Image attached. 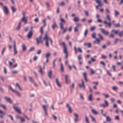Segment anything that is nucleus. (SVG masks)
<instances>
[{"instance_id":"27","label":"nucleus","mask_w":123,"mask_h":123,"mask_svg":"<svg viewBox=\"0 0 123 123\" xmlns=\"http://www.w3.org/2000/svg\"><path fill=\"white\" fill-rule=\"evenodd\" d=\"M48 106V105L46 106L44 105H42L44 111H47V108Z\"/></svg>"},{"instance_id":"8","label":"nucleus","mask_w":123,"mask_h":123,"mask_svg":"<svg viewBox=\"0 0 123 123\" xmlns=\"http://www.w3.org/2000/svg\"><path fill=\"white\" fill-rule=\"evenodd\" d=\"M42 38V36L41 35L38 38H37L36 39L37 43V45H38L39 44V43L40 42L43 43L42 41L41 40Z\"/></svg>"},{"instance_id":"55","label":"nucleus","mask_w":123,"mask_h":123,"mask_svg":"<svg viewBox=\"0 0 123 123\" xmlns=\"http://www.w3.org/2000/svg\"><path fill=\"white\" fill-rule=\"evenodd\" d=\"M87 32H88V30L86 29L85 30V32H84V35L85 36H86L87 35Z\"/></svg>"},{"instance_id":"14","label":"nucleus","mask_w":123,"mask_h":123,"mask_svg":"<svg viewBox=\"0 0 123 123\" xmlns=\"http://www.w3.org/2000/svg\"><path fill=\"white\" fill-rule=\"evenodd\" d=\"M65 77V82L66 84H68V82H70V81L69 80H68V75H65L64 76Z\"/></svg>"},{"instance_id":"34","label":"nucleus","mask_w":123,"mask_h":123,"mask_svg":"<svg viewBox=\"0 0 123 123\" xmlns=\"http://www.w3.org/2000/svg\"><path fill=\"white\" fill-rule=\"evenodd\" d=\"M114 12L115 15L116 17L119 14V12L116 10L114 11Z\"/></svg>"},{"instance_id":"45","label":"nucleus","mask_w":123,"mask_h":123,"mask_svg":"<svg viewBox=\"0 0 123 123\" xmlns=\"http://www.w3.org/2000/svg\"><path fill=\"white\" fill-rule=\"evenodd\" d=\"M76 27L78 28L81 25V24L80 23L76 24Z\"/></svg>"},{"instance_id":"13","label":"nucleus","mask_w":123,"mask_h":123,"mask_svg":"<svg viewBox=\"0 0 123 123\" xmlns=\"http://www.w3.org/2000/svg\"><path fill=\"white\" fill-rule=\"evenodd\" d=\"M4 98L8 102L10 103L11 104L12 103V101L10 98L8 97H5Z\"/></svg>"},{"instance_id":"20","label":"nucleus","mask_w":123,"mask_h":123,"mask_svg":"<svg viewBox=\"0 0 123 123\" xmlns=\"http://www.w3.org/2000/svg\"><path fill=\"white\" fill-rule=\"evenodd\" d=\"M56 83L57 85V86L59 87H61V86L59 82L58 79L57 78H56L55 80Z\"/></svg>"},{"instance_id":"15","label":"nucleus","mask_w":123,"mask_h":123,"mask_svg":"<svg viewBox=\"0 0 123 123\" xmlns=\"http://www.w3.org/2000/svg\"><path fill=\"white\" fill-rule=\"evenodd\" d=\"M93 43L94 44H100V41L98 38H97L95 40L93 41Z\"/></svg>"},{"instance_id":"11","label":"nucleus","mask_w":123,"mask_h":123,"mask_svg":"<svg viewBox=\"0 0 123 123\" xmlns=\"http://www.w3.org/2000/svg\"><path fill=\"white\" fill-rule=\"evenodd\" d=\"M3 10L4 12L6 14L9 13V11L7 7L6 6H3Z\"/></svg>"},{"instance_id":"24","label":"nucleus","mask_w":123,"mask_h":123,"mask_svg":"<svg viewBox=\"0 0 123 123\" xmlns=\"http://www.w3.org/2000/svg\"><path fill=\"white\" fill-rule=\"evenodd\" d=\"M84 45L85 46H87L88 47L90 48L91 46V45L90 43H85L84 44Z\"/></svg>"},{"instance_id":"59","label":"nucleus","mask_w":123,"mask_h":123,"mask_svg":"<svg viewBox=\"0 0 123 123\" xmlns=\"http://www.w3.org/2000/svg\"><path fill=\"white\" fill-rule=\"evenodd\" d=\"M78 31V28L76 27L74 28V32H77Z\"/></svg>"},{"instance_id":"12","label":"nucleus","mask_w":123,"mask_h":123,"mask_svg":"<svg viewBox=\"0 0 123 123\" xmlns=\"http://www.w3.org/2000/svg\"><path fill=\"white\" fill-rule=\"evenodd\" d=\"M95 0L96 1V3L98 4V5L99 6H101L103 5V3L100 0Z\"/></svg>"},{"instance_id":"57","label":"nucleus","mask_w":123,"mask_h":123,"mask_svg":"<svg viewBox=\"0 0 123 123\" xmlns=\"http://www.w3.org/2000/svg\"><path fill=\"white\" fill-rule=\"evenodd\" d=\"M5 50V47L3 49V50L2 51V53H1V54L2 55H3L4 53V52Z\"/></svg>"},{"instance_id":"42","label":"nucleus","mask_w":123,"mask_h":123,"mask_svg":"<svg viewBox=\"0 0 123 123\" xmlns=\"http://www.w3.org/2000/svg\"><path fill=\"white\" fill-rule=\"evenodd\" d=\"M44 27H43V26H42L41 27L40 29V32L42 34L43 33V28Z\"/></svg>"},{"instance_id":"36","label":"nucleus","mask_w":123,"mask_h":123,"mask_svg":"<svg viewBox=\"0 0 123 123\" xmlns=\"http://www.w3.org/2000/svg\"><path fill=\"white\" fill-rule=\"evenodd\" d=\"M46 19H44L43 21V22L44 24L43 25V27H45L46 25Z\"/></svg>"},{"instance_id":"18","label":"nucleus","mask_w":123,"mask_h":123,"mask_svg":"<svg viewBox=\"0 0 123 123\" xmlns=\"http://www.w3.org/2000/svg\"><path fill=\"white\" fill-rule=\"evenodd\" d=\"M27 18L26 17H23L21 20V21H23L26 24L27 23Z\"/></svg>"},{"instance_id":"19","label":"nucleus","mask_w":123,"mask_h":123,"mask_svg":"<svg viewBox=\"0 0 123 123\" xmlns=\"http://www.w3.org/2000/svg\"><path fill=\"white\" fill-rule=\"evenodd\" d=\"M66 107H68V109L70 113L72 112V110L71 107L69 106V104H66Z\"/></svg>"},{"instance_id":"31","label":"nucleus","mask_w":123,"mask_h":123,"mask_svg":"<svg viewBox=\"0 0 123 123\" xmlns=\"http://www.w3.org/2000/svg\"><path fill=\"white\" fill-rule=\"evenodd\" d=\"M114 26L116 27H120V25L119 23H118L117 24H113Z\"/></svg>"},{"instance_id":"49","label":"nucleus","mask_w":123,"mask_h":123,"mask_svg":"<svg viewBox=\"0 0 123 123\" xmlns=\"http://www.w3.org/2000/svg\"><path fill=\"white\" fill-rule=\"evenodd\" d=\"M90 70L91 71L90 73L91 74H94L95 72L92 69H91Z\"/></svg>"},{"instance_id":"2","label":"nucleus","mask_w":123,"mask_h":123,"mask_svg":"<svg viewBox=\"0 0 123 123\" xmlns=\"http://www.w3.org/2000/svg\"><path fill=\"white\" fill-rule=\"evenodd\" d=\"M43 40L45 41V43L46 46L48 47L49 46V41H50L51 45H53V41L51 38H49L47 34L46 33L45 34L44 37L43 38Z\"/></svg>"},{"instance_id":"10","label":"nucleus","mask_w":123,"mask_h":123,"mask_svg":"<svg viewBox=\"0 0 123 123\" xmlns=\"http://www.w3.org/2000/svg\"><path fill=\"white\" fill-rule=\"evenodd\" d=\"M101 30V32L104 35L107 36L108 35L109 33V32L108 31H106L103 28L100 29Z\"/></svg>"},{"instance_id":"56","label":"nucleus","mask_w":123,"mask_h":123,"mask_svg":"<svg viewBox=\"0 0 123 123\" xmlns=\"http://www.w3.org/2000/svg\"><path fill=\"white\" fill-rule=\"evenodd\" d=\"M58 5H60L61 6H64L65 5V3L63 2H62L61 3H59Z\"/></svg>"},{"instance_id":"22","label":"nucleus","mask_w":123,"mask_h":123,"mask_svg":"<svg viewBox=\"0 0 123 123\" xmlns=\"http://www.w3.org/2000/svg\"><path fill=\"white\" fill-rule=\"evenodd\" d=\"M83 75L84 76V78L86 81L87 82L88 81V80L86 78V72H84L83 74Z\"/></svg>"},{"instance_id":"64","label":"nucleus","mask_w":123,"mask_h":123,"mask_svg":"<svg viewBox=\"0 0 123 123\" xmlns=\"http://www.w3.org/2000/svg\"><path fill=\"white\" fill-rule=\"evenodd\" d=\"M109 37L113 38L114 37V35L112 33H111L110 35L109 36Z\"/></svg>"},{"instance_id":"54","label":"nucleus","mask_w":123,"mask_h":123,"mask_svg":"<svg viewBox=\"0 0 123 123\" xmlns=\"http://www.w3.org/2000/svg\"><path fill=\"white\" fill-rule=\"evenodd\" d=\"M103 95L105 96V98H108L109 97V96L108 94H103Z\"/></svg>"},{"instance_id":"3","label":"nucleus","mask_w":123,"mask_h":123,"mask_svg":"<svg viewBox=\"0 0 123 123\" xmlns=\"http://www.w3.org/2000/svg\"><path fill=\"white\" fill-rule=\"evenodd\" d=\"M60 21L61 22L60 24V28L61 30H63L62 33L64 34L66 31L67 30V29L66 28L63 29V23H65V22L64 19L62 18H60Z\"/></svg>"},{"instance_id":"35","label":"nucleus","mask_w":123,"mask_h":123,"mask_svg":"<svg viewBox=\"0 0 123 123\" xmlns=\"http://www.w3.org/2000/svg\"><path fill=\"white\" fill-rule=\"evenodd\" d=\"M11 9L13 12H15L16 10L15 8L13 6H12L11 7Z\"/></svg>"},{"instance_id":"43","label":"nucleus","mask_w":123,"mask_h":123,"mask_svg":"<svg viewBox=\"0 0 123 123\" xmlns=\"http://www.w3.org/2000/svg\"><path fill=\"white\" fill-rule=\"evenodd\" d=\"M112 89L113 90L116 91L117 90V88L116 86H114L112 87Z\"/></svg>"},{"instance_id":"23","label":"nucleus","mask_w":123,"mask_h":123,"mask_svg":"<svg viewBox=\"0 0 123 123\" xmlns=\"http://www.w3.org/2000/svg\"><path fill=\"white\" fill-rule=\"evenodd\" d=\"M73 20L75 22H77L79 20V19L78 17H74L73 19Z\"/></svg>"},{"instance_id":"6","label":"nucleus","mask_w":123,"mask_h":123,"mask_svg":"<svg viewBox=\"0 0 123 123\" xmlns=\"http://www.w3.org/2000/svg\"><path fill=\"white\" fill-rule=\"evenodd\" d=\"M33 32L32 30H30L27 35V37L28 39H31L33 35Z\"/></svg>"},{"instance_id":"48","label":"nucleus","mask_w":123,"mask_h":123,"mask_svg":"<svg viewBox=\"0 0 123 123\" xmlns=\"http://www.w3.org/2000/svg\"><path fill=\"white\" fill-rule=\"evenodd\" d=\"M9 89L11 90L12 92H13L15 91V90H14L10 86H9Z\"/></svg>"},{"instance_id":"58","label":"nucleus","mask_w":123,"mask_h":123,"mask_svg":"<svg viewBox=\"0 0 123 123\" xmlns=\"http://www.w3.org/2000/svg\"><path fill=\"white\" fill-rule=\"evenodd\" d=\"M100 64L102 65L103 66H105V64L104 62L103 61H101L100 62Z\"/></svg>"},{"instance_id":"38","label":"nucleus","mask_w":123,"mask_h":123,"mask_svg":"<svg viewBox=\"0 0 123 123\" xmlns=\"http://www.w3.org/2000/svg\"><path fill=\"white\" fill-rule=\"evenodd\" d=\"M60 69L61 71L63 72L64 71V68L63 66V65L62 64V63H61V67H60Z\"/></svg>"},{"instance_id":"60","label":"nucleus","mask_w":123,"mask_h":123,"mask_svg":"<svg viewBox=\"0 0 123 123\" xmlns=\"http://www.w3.org/2000/svg\"><path fill=\"white\" fill-rule=\"evenodd\" d=\"M74 83H73L72 84V85L70 86V87L71 89H72L74 87Z\"/></svg>"},{"instance_id":"33","label":"nucleus","mask_w":123,"mask_h":123,"mask_svg":"<svg viewBox=\"0 0 123 123\" xmlns=\"http://www.w3.org/2000/svg\"><path fill=\"white\" fill-rule=\"evenodd\" d=\"M0 107H2L4 109H6V106L5 105H3L2 104H0Z\"/></svg>"},{"instance_id":"17","label":"nucleus","mask_w":123,"mask_h":123,"mask_svg":"<svg viewBox=\"0 0 123 123\" xmlns=\"http://www.w3.org/2000/svg\"><path fill=\"white\" fill-rule=\"evenodd\" d=\"M74 115L75 117V122L77 121L78 119V115L76 113H74Z\"/></svg>"},{"instance_id":"32","label":"nucleus","mask_w":123,"mask_h":123,"mask_svg":"<svg viewBox=\"0 0 123 123\" xmlns=\"http://www.w3.org/2000/svg\"><path fill=\"white\" fill-rule=\"evenodd\" d=\"M91 111L94 114H97L98 113L97 111L94 109H92L91 110Z\"/></svg>"},{"instance_id":"61","label":"nucleus","mask_w":123,"mask_h":123,"mask_svg":"<svg viewBox=\"0 0 123 123\" xmlns=\"http://www.w3.org/2000/svg\"><path fill=\"white\" fill-rule=\"evenodd\" d=\"M85 118L86 121V122L87 123H89V120L88 118L87 117V116H85Z\"/></svg>"},{"instance_id":"63","label":"nucleus","mask_w":123,"mask_h":123,"mask_svg":"<svg viewBox=\"0 0 123 123\" xmlns=\"http://www.w3.org/2000/svg\"><path fill=\"white\" fill-rule=\"evenodd\" d=\"M119 40V39H115V41L114 42V43H117V41Z\"/></svg>"},{"instance_id":"39","label":"nucleus","mask_w":123,"mask_h":123,"mask_svg":"<svg viewBox=\"0 0 123 123\" xmlns=\"http://www.w3.org/2000/svg\"><path fill=\"white\" fill-rule=\"evenodd\" d=\"M16 86L18 87L19 89L20 90H22V89L20 87L18 83H17L16 84Z\"/></svg>"},{"instance_id":"4","label":"nucleus","mask_w":123,"mask_h":123,"mask_svg":"<svg viewBox=\"0 0 123 123\" xmlns=\"http://www.w3.org/2000/svg\"><path fill=\"white\" fill-rule=\"evenodd\" d=\"M61 44L64 47V49H63V52L65 54V57L66 59H67L68 58V52L67 50L65 43L64 42H62L61 43Z\"/></svg>"},{"instance_id":"41","label":"nucleus","mask_w":123,"mask_h":123,"mask_svg":"<svg viewBox=\"0 0 123 123\" xmlns=\"http://www.w3.org/2000/svg\"><path fill=\"white\" fill-rule=\"evenodd\" d=\"M18 72V71L16 70H13L11 71V73L13 74H17Z\"/></svg>"},{"instance_id":"26","label":"nucleus","mask_w":123,"mask_h":123,"mask_svg":"<svg viewBox=\"0 0 123 123\" xmlns=\"http://www.w3.org/2000/svg\"><path fill=\"white\" fill-rule=\"evenodd\" d=\"M92 95V94H91L88 97V99L89 101H92L93 100Z\"/></svg>"},{"instance_id":"5","label":"nucleus","mask_w":123,"mask_h":123,"mask_svg":"<svg viewBox=\"0 0 123 123\" xmlns=\"http://www.w3.org/2000/svg\"><path fill=\"white\" fill-rule=\"evenodd\" d=\"M104 102L105 104H102L99 105V107H103L105 108L108 106L109 105L107 101L106 100L104 101Z\"/></svg>"},{"instance_id":"25","label":"nucleus","mask_w":123,"mask_h":123,"mask_svg":"<svg viewBox=\"0 0 123 123\" xmlns=\"http://www.w3.org/2000/svg\"><path fill=\"white\" fill-rule=\"evenodd\" d=\"M50 53L49 52L46 53L45 54V57L46 58H49V57L50 56Z\"/></svg>"},{"instance_id":"53","label":"nucleus","mask_w":123,"mask_h":123,"mask_svg":"<svg viewBox=\"0 0 123 123\" xmlns=\"http://www.w3.org/2000/svg\"><path fill=\"white\" fill-rule=\"evenodd\" d=\"M92 37L93 38H95L96 37V34L95 33H93L92 35Z\"/></svg>"},{"instance_id":"29","label":"nucleus","mask_w":123,"mask_h":123,"mask_svg":"<svg viewBox=\"0 0 123 123\" xmlns=\"http://www.w3.org/2000/svg\"><path fill=\"white\" fill-rule=\"evenodd\" d=\"M119 30H115L114 29H112L111 31V32H114V33L116 34H117L119 32Z\"/></svg>"},{"instance_id":"1","label":"nucleus","mask_w":123,"mask_h":123,"mask_svg":"<svg viewBox=\"0 0 123 123\" xmlns=\"http://www.w3.org/2000/svg\"><path fill=\"white\" fill-rule=\"evenodd\" d=\"M105 11L107 14L106 15L107 19L110 22H107L106 21H103V23L105 25L106 27H108L110 28L111 26V23L110 22L111 21V18L110 16L108 14L110 13V11L108 9L106 8L105 9Z\"/></svg>"},{"instance_id":"16","label":"nucleus","mask_w":123,"mask_h":123,"mask_svg":"<svg viewBox=\"0 0 123 123\" xmlns=\"http://www.w3.org/2000/svg\"><path fill=\"white\" fill-rule=\"evenodd\" d=\"M53 24L52 26V29L54 30L55 28L57 27L58 26L55 22L54 21L53 22Z\"/></svg>"},{"instance_id":"9","label":"nucleus","mask_w":123,"mask_h":123,"mask_svg":"<svg viewBox=\"0 0 123 123\" xmlns=\"http://www.w3.org/2000/svg\"><path fill=\"white\" fill-rule=\"evenodd\" d=\"M13 108L15 110L18 112L20 114L21 113V110L18 107H16L15 106V105H13Z\"/></svg>"},{"instance_id":"52","label":"nucleus","mask_w":123,"mask_h":123,"mask_svg":"<svg viewBox=\"0 0 123 123\" xmlns=\"http://www.w3.org/2000/svg\"><path fill=\"white\" fill-rule=\"evenodd\" d=\"M90 117L92 118V121L95 122H96V121L94 119V118L91 115H90Z\"/></svg>"},{"instance_id":"30","label":"nucleus","mask_w":123,"mask_h":123,"mask_svg":"<svg viewBox=\"0 0 123 123\" xmlns=\"http://www.w3.org/2000/svg\"><path fill=\"white\" fill-rule=\"evenodd\" d=\"M111 120V119L108 116L106 117V121L107 122H110Z\"/></svg>"},{"instance_id":"46","label":"nucleus","mask_w":123,"mask_h":123,"mask_svg":"<svg viewBox=\"0 0 123 123\" xmlns=\"http://www.w3.org/2000/svg\"><path fill=\"white\" fill-rule=\"evenodd\" d=\"M82 82V86L83 87V88L84 89H85V86L84 85V82L83 80H81Z\"/></svg>"},{"instance_id":"50","label":"nucleus","mask_w":123,"mask_h":123,"mask_svg":"<svg viewBox=\"0 0 123 123\" xmlns=\"http://www.w3.org/2000/svg\"><path fill=\"white\" fill-rule=\"evenodd\" d=\"M107 74L111 76L112 75L110 73V71L107 70Z\"/></svg>"},{"instance_id":"62","label":"nucleus","mask_w":123,"mask_h":123,"mask_svg":"<svg viewBox=\"0 0 123 123\" xmlns=\"http://www.w3.org/2000/svg\"><path fill=\"white\" fill-rule=\"evenodd\" d=\"M14 92L18 96H20V93L17 92L15 91H14Z\"/></svg>"},{"instance_id":"51","label":"nucleus","mask_w":123,"mask_h":123,"mask_svg":"<svg viewBox=\"0 0 123 123\" xmlns=\"http://www.w3.org/2000/svg\"><path fill=\"white\" fill-rule=\"evenodd\" d=\"M98 35L99 36V37L102 40H103L104 39H103V37L101 35H100V34H98Z\"/></svg>"},{"instance_id":"28","label":"nucleus","mask_w":123,"mask_h":123,"mask_svg":"<svg viewBox=\"0 0 123 123\" xmlns=\"http://www.w3.org/2000/svg\"><path fill=\"white\" fill-rule=\"evenodd\" d=\"M22 50L24 51L26 49V47L25 44H23L22 45Z\"/></svg>"},{"instance_id":"44","label":"nucleus","mask_w":123,"mask_h":123,"mask_svg":"<svg viewBox=\"0 0 123 123\" xmlns=\"http://www.w3.org/2000/svg\"><path fill=\"white\" fill-rule=\"evenodd\" d=\"M39 71L40 73L41 74H43V71L42 70V68L40 67V69L39 70Z\"/></svg>"},{"instance_id":"40","label":"nucleus","mask_w":123,"mask_h":123,"mask_svg":"<svg viewBox=\"0 0 123 123\" xmlns=\"http://www.w3.org/2000/svg\"><path fill=\"white\" fill-rule=\"evenodd\" d=\"M21 22H20L19 23L18 25V26L16 28V29L17 30H19L20 28V25L21 24Z\"/></svg>"},{"instance_id":"47","label":"nucleus","mask_w":123,"mask_h":123,"mask_svg":"<svg viewBox=\"0 0 123 123\" xmlns=\"http://www.w3.org/2000/svg\"><path fill=\"white\" fill-rule=\"evenodd\" d=\"M29 78L30 81L32 82H34V80L33 79L31 78V77L29 76Z\"/></svg>"},{"instance_id":"21","label":"nucleus","mask_w":123,"mask_h":123,"mask_svg":"<svg viewBox=\"0 0 123 123\" xmlns=\"http://www.w3.org/2000/svg\"><path fill=\"white\" fill-rule=\"evenodd\" d=\"M52 72L51 70H50L48 72V76L50 79H51L52 77Z\"/></svg>"},{"instance_id":"37","label":"nucleus","mask_w":123,"mask_h":123,"mask_svg":"<svg viewBox=\"0 0 123 123\" xmlns=\"http://www.w3.org/2000/svg\"><path fill=\"white\" fill-rule=\"evenodd\" d=\"M119 33V36L120 37H122L123 36V31H122Z\"/></svg>"},{"instance_id":"7","label":"nucleus","mask_w":123,"mask_h":123,"mask_svg":"<svg viewBox=\"0 0 123 123\" xmlns=\"http://www.w3.org/2000/svg\"><path fill=\"white\" fill-rule=\"evenodd\" d=\"M14 42V45H13V47H14V54H17L18 53V52L17 50L16 49V41L15 40H14L13 41Z\"/></svg>"}]
</instances>
